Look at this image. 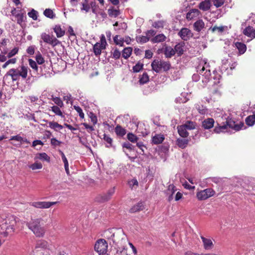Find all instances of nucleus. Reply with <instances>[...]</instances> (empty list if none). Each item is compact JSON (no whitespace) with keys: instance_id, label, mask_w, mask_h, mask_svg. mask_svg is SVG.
I'll use <instances>...</instances> for the list:
<instances>
[{"instance_id":"393cba45","label":"nucleus","mask_w":255,"mask_h":255,"mask_svg":"<svg viewBox=\"0 0 255 255\" xmlns=\"http://www.w3.org/2000/svg\"><path fill=\"white\" fill-rule=\"evenodd\" d=\"M164 139V136L161 134H157L152 137V142L154 144L162 143Z\"/></svg>"},{"instance_id":"a19ab883","label":"nucleus","mask_w":255,"mask_h":255,"mask_svg":"<svg viewBox=\"0 0 255 255\" xmlns=\"http://www.w3.org/2000/svg\"><path fill=\"white\" fill-rule=\"evenodd\" d=\"M209 181H212L215 183L221 185L223 183V179L220 177H213L208 178Z\"/></svg>"},{"instance_id":"f8f14e48","label":"nucleus","mask_w":255,"mask_h":255,"mask_svg":"<svg viewBox=\"0 0 255 255\" xmlns=\"http://www.w3.org/2000/svg\"><path fill=\"white\" fill-rule=\"evenodd\" d=\"M179 36L182 39L187 41L193 36L192 31L187 28H182L178 32Z\"/></svg>"},{"instance_id":"8fccbe9b","label":"nucleus","mask_w":255,"mask_h":255,"mask_svg":"<svg viewBox=\"0 0 255 255\" xmlns=\"http://www.w3.org/2000/svg\"><path fill=\"white\" fill-rule=\"evenodd\" d=\"M36 62L38 64H42L44 62V59L43 58L42 55L40 54V53L38 51L37 53L36 54V57H35Z\"/></svg>"},{"instance_id":"412c9836","label":"nucleus","mask_w":255,"mask_h":255,"mask_svg":"<svg viewBox=\"0 0 255 255\" xmlns=\"http://www.w3.org/2000/svg\"><path fill=\"white\" fill-rule=\"evenodd\" d=\"M235 45L239 51V55L243 54L247 50L246 45L242 42H237L235 43Z\"/></svg>"},{"instance_id":"6e6552de","label":"nucleus","mask_w":255,"mask_h":255,"mask_svg":"<svg viewBox=\"0 0 255 255\" xmlns=\"http://www.w3.org/2000/svg\"><path fill=\"white\" fill-rule=\"evenodd\" d=\"M94 249L100 255L105 254L107 251L108 243L105 240L100 239L96 242Z\"/></svg>"},{"instance_id":"a18cd8bd","label":"nucleus","mask_w":255,"mask_h":255,"mask_svg":"<svg viewBox=\"0 0 255 255\" xmlns=\"http://www.w3.org/2000/svg\"><path fill=\"white\" fill-rule=\"evenodd\" d=\"M103 139L105 140L109 145H107L106 146L107 147H110L112 146V138L109 135L106 134H104L103 135Z\"/></svg>"},{"instance_id":"e433bc0d","label":"nucleus","mask_w":255,"mask_h":255,"mask_svg":"<svg viewBox=\"0 0 255 255\" xmlns=\"http://www.w3.org/2000/svg\"><path fill=\"white\" fill-rule=\"evenodd\" d=\"M199 11L197 9H192L189 12L187 13L186 18L187 19L191 20L194 17H195L198 14Z\"/></svg>"},{"instance_id":"72a5a7b5","label":"nucleus","mask_w":255,"mask_h":255,"mask_svg":"<svg viewBox=\"0 0 255 255\" xmlns=\"http://www.w3.org/2000/svg\"><path fill=\"white\" fill-rule=\"evenodd\" d=\"M227 26H217L216 25L214 26V27H210L209 29L211 30L212 32H214L216 31L218 32L219 33H222L223 31H225L226 29H227Z\"/></svg>"},{"instance_id":"5701e85b","label":"nucleus","mask_w":255,"mask_h":255,"mask_svg":"<svg viewBox=\"0 0 255 255\" xmlns=\"http://www.w3.org/2000/svg\"><path fill=\"white\" fill-rule=\"evenodd\" d=\"M211 6L210 0H205L200 3L199 8L203 11L208 10Z\"/></svg>"},{"instance_id":"1a4fd4ad","label":"nucleus","mask_w":255,"mask_h":255,"mask_svg":"<svg viewBox=\"0 0 255 255\" xmlns=\"http://www.w3.org/2000/svg\"><path fill=\"white\" fill-rule=\"evenodd\" d=\"M215 193V192L213 189L212 188H207L198 192L196 196L199 200H205L213 196Z\"/></svg>"},{"instance_id":"338daca9","label":"nucleus","mask_w":255,"mask_h":255,"mask_svg":"<svg viewBox=\"0 0 255 255\" xmlns=\"http://www.w3.org/2000/svg\"><path fill=\"white\" fill-rule=\"evenodd\" d=\"M121 55L120 51L117 49H115L113 52V57L116 59H119Z\"/></svg>"},{"instance_id":"39448f33","label":"nucleus","mask_w":255,"mask_h":255,"mask_svg":"<svg viewBox=\"0 0 255 255\" xmlns=\"http://www.w3.org/2000/svg\"><path fill=\"white\" fill-rule=\"evenodd\" d=\"M151 66L152 70L156 73H159L161 70L167 71L171 68V64L169 61L161 60H154L152 62Z\"/></svg>"},{"instance_id":"c756f323","label":"nucleus","mask_w":255,"mask_h":255,"mask_svg":"<svg viewBox=\"0 0 255 255\" xmlns=\"http://www.w3.org/2000/svg\"><path fill=\"white\" fill-rule=\"evenodd\" d=\"M218 126H216L214 129V131L216 133L223 132L225 130L227 129L228 127L227 122H226V124H224L223 125H219L218 124Z\"/></svg>"},{"instance_id":"e2e57ef3","label":"nucleus","mask_w":255,"mask_h":255,"mask_svg":"<svg viewBox=\"0 0 255 255\" xmlns=\"http://www.w3.org/2000/svg\"><path fill=\"white\" fill-rule=\"evenodd\" d=\"M74 109L76 111V112L79 114V117L83 119L84 118V114L83 112L82 109L79 106H74Z\"/></svg>"},{"instance_id":"9b49d317","label":"nucleus","mask_w":255,"mask_h":255,"mask_svg":"<svg viewBox=\"0 0 255 255\" xmlns=\"http://www.w3.org/2000/svg\"><path fill=\"white\" fill-rule=\"evenodd\" d=\"M57 203V202L37 201L31 202L30 205L36 208L47 209L53 205H56Z\"/></svg>"},{"instance_id":"a211bd4d","label":"nucleus","mask_w":255,"mask_h":255,"mask_svg":"<svg viewBox=\"0 0 255 255\" xmlns=\"http://www.w3.org/2000/svg\"><path fill=\"white\" fill-rule=\"evenodd\" d=\"M193 28L194 30L200 32L205 28V23L202 19H199L194 23Z\"/></svg>"},{"instance_id":"f03ea898","label":"nucleus","mask_w":255,"mask_h":255,"mask_svg":"<svg viewBox=\"0 0 255 255\" xmlns=\"http://www.w3.org/2000/svg\"><path fill=\"white\" fill-rule=\"evenodd\" d=\"M16 224V218L14 216H9L1 220L0 222V227L1 230L5 231L3 233L5 236L14 232Z\"/></svg>"},{"instance_id":"c85d7f7f","label":"nucleus","mask_w":255,"mask_h":255,"mask_svg":"<svg viewBox=\"0 0 255 255\" xmlns=\"http://www.w3.org/2000/svg\"><path fill=\"white\" fill-rule=\"evenodd\" d=\"M108 12L110 17H116L120 14L119 9H115L113 7H111L109 8Z\"/></svg>"},{"instance_id":"5fc2aeb1","label":"nucleus","mask_w":255,"mask_h":255,"mask_svg":"<svg viewBox=\"0 0 255 255\" xmlns=\"http://www.w3.org/2000/svg\"><path fill=\"white\" fill-rule=\"evenodd\" d=\"M51 110L53 112H54L56 115L62 116V113L60 110V108L57 106H53L51 107Z\"/></svg>"},{"instance_id":"aec40b11","label":"nucleus","mask_w":255,"mask_h":255,"mask_svg":"<svg viewBox=\"0 0 255 255\" xmlns=\"http://www.w3.org/2000/svg\"><path fill=\"white\" fill-rule=\"evenodd\" d=\"M201 238L203 243L204 248L205 249L209 250L213 248V244L211 239L206 238L203 236H201Z\"/></svg>"},{"instance_id":"4c0bfd02","label":"nucleus","mask_w":255,"mask_h":255,"mask_svg":"<svg viewBox=\"0 0 255 255\" xmlns=\"http://www.w3.org/2000/svg\"><path fill=\"white\" fill-rule=\"evenodd\" d=\"M246 123L249 126H253L255 124V115H251L246 119Z\"/></svg>"},{"instance_id":"20e7f679","label":"nucleus","mask_w":255,"mask_h":255,"mask_svg":"<svg viewBox=\"0 0 255 255\" xmlns=\"http://www.w3.org/2000/svg\"><path fill=\"white\" fill-rule=\"evenodd\" d=\"M112 241L113 244L117 245L119 248L120 246L124 247V244L126 243V236L123 230L117 229L113 233Z\"/></svg>"},{"instance_id":"7c9ffc66","label":"nucleus","mask_w":255,"mask_h":255,"mask_svg":"<svg viewBox=\"0 0 255 255\" xmlns=\"http://www.w3.org/2000/svg\"><path fill=\"white\" fill-rule=\"evenodd\" d=\"M49 127L52 128L54 129L56 131L60 130L62 129L63 128V126L59 124L57 122H49Z\"/></svg>"},{"instance_id":"7ed1b4c3","label":"nucleus","mask_w":255,"mask_h":255,"mask_svg":"<svg viewBox=\"0 0 255 255\" xmlns=\"http://www.w3.org/2000/svg\"><path fill=\"white\" fill-rule=\"evenodd\" d=\"M41 218L31 219L29 222L27 223L26 225L28 228L31 230L37 237H43L45 233V230L42 227Z\"/></svg>"},{"instance_id":"423d86ee","label":"nucleus","mask_w":255,"mask_h":255,"mask_svg":"<svg viewBox=\"0 0 255 255\" xmlns=\"http://www.w3.org/2000/svg\"><path fill=\"white\" fill-rule=\"evenodd\" d=\"M204 65L201 66V64L198 67V71H200V74L201 75L202 81L205 84H207L210 79L211 72L210 70L207 69V64L206 62L203 61Z\"/></svg>"},{"instance_id":"bb28decb","label":"nucleus","mask_w":255,"mask_h":255,"mask_svg":"<svg viewBox=\"0 0 255 255\" xmlns=\"http://www.w3.org/2000/svg\"><path fill=\"white\" fill-rule=\"evenodd\" d=\"M144 205L142 203H138L137 204L133 206L129 210L130 213H135L140 211H142L144 209Z\"/></svg>"},{"instance_id":"b1692460","label":"nucleus","mask_w":255,"mask_h":255,"mask_svg":"<svg viewBox=\"0 0 255 255\" xmlns=\"http://www.w3.org/2000/svg\"><path fill=\"white\" fill-rule=\"evenodd\" d=\"M178 132L182 137H187L189 135V133L187 131V129L185 128L183 125L177 127Z\"/></svg>"},{"instance_id":"6ab92c4d","label":"nucleus","mask_w":255,"mask_h":255,"mask_svg":"<svg viewBox=\"0 0 255 255\" xmlns=\"http://www.w3.org/2000/svg\"><path fill=\"white\" fill-rule=\"evenodd\" d=\"M243 33L248 37L255 38V30L253 27L250 26L247 27L244 30Z\"/></svg>"},{"instance_id":"0e129e2a","label":"nucleus","mask_w":255,"mask_h":255,"mask_svg":"<svg viewBox=\"0 0 255 255\" xmlns=\"http://www.w3.org/2000/svg\"><path fill=\"white\" fill-rule=\"evenodd\" d=\"M16 61V59L15 58L10 59L6 61L5 63L2 65V67L3 68H5L9 64H15Z\"/></svg>"},{"instance_id":"f704fd0d","label":"nucleus","mask_w":255,"mask_h":255,"mask_svg":"<svg viewBox=\"0 0 255 255\" xmlns=\"http://www.w3.org/2000/svg\"><path fill=\"white\" fill-rule=\"evenodd\" d=\"M132 48L131 47H127L124 49L122 53V56L126 59L130 57L131 52Z\"/></svg>"},{"instance_id":"bf43d9fd","label":"nucleus","mask_w":255,"mask_h":255,"mask_svg":"<svg viewBox=\"0 0 255 255\" xmlns=\"http://www.w3.org/2000/svg\"><path fill=\"white\" fill-rule=\"evenodd\" d=\"M143 68V64L140 63H137L132 68L133 71L134 72H139Z\"/></svg>"},{"instance_id":"9d476101","label":"nucleus","mask_w":255,"mask_h":255,"mask_svg":"<svg viewBox=\"0 0 255 255\" xmlns=\"http://www.w3.org/2000/svg\"><path fill=\"white\" fill-rule=\"evenodd\" d=\"M41 38L42 39L43 42L51 45L53 47L60 43V41L55 37H53L45 32L41 33Z\"/></svg>"},{"instance_id":"2f4dec72","label":"nucleus","mask_w":255,"mask_h":255,"mask_svg":"<svg viewBox=\"0 0 255 255\" xmlns=\"http://www.w3.org/2000/svg\"><path fill=\"white\" fill-rule=\"evenodd\" d=\"M183 125L188 130L194 129L196 128L197 126L195 122L191 121H186Z\"/></svg>"},{"instance_id":"052dcab7","label":"nucleus","mask_w":255,"mask_h":255,"mask_svg":"<svg viewBox=\"0 0 255 255\" xmlns=\"http://www.w3.org/2000/svg\"><path fill=\"white\" fill-rule=\"evenodd\" d=\"M28 62H29V65H30V66L33 69H34L35 71H37L38 66L37 65L36 62L35 61H34V60H33L32 59H28Z\"/></svg>"},{"instance_id":"3c124183","label":"nucleus","mask_w":255,"mask_h":255,"mask_svg":"<svg viewBox=\"0 0 255 255\" xmlns=\"http://www.w3.org/2000/svg\"><path fill=\"white\" fill-rule=\"evenodd\" d=\"M29 168L32 170L40 169L42 168V165L40 162H35L29 166Z\"/></svg>"},{"instance_id":"603ef678","label":"nucleus","mask_w":255,"mask_h":255,"mask_svg":"<svg viewBox=\"0 0 255 255\" xmlns=\"http://www.w3.org/2000/svg\"><path fill=\"white\" fill-rule=\"evenodd\" d=\"M28 15L33 20H36L37 19L38 12L32 9L30 12H28Z\"/></svg>"},{"instance_id":"dca6fc26","label":"nucleus","mask_w":255,"mask_h":255,"mask_svg":"<svg viewBox=\"0 0 255 255\" xmlns=\"http://www.w3.org/2000/svg\"><path fill=\"white\" fill-rule=\"evenodd\" d=\"M214 120L212 118H208L202 122V127L205 129H210L214 127Z\"/></svg>"},{"instance_id":"2eb2a0df","label":"nucleus","mask_w":255,"mask_h":255,"mask_svg":"<svg viewBox=\"0 0 255 255\" xmlns=\"http://www.w3.org/2000/svg\"><path fill=\"white\" fill-rule=\"evenodd\" d=\"M185 43L184 42H180L177 44L174 47V50L175 53H176L178 56L182 55L185 51Z\"/></svg>"},{"instance_id":"ddd939ff","label":"nucleus","mask_w":255,"mask_h":255,"mask_svg":"<svg viewBox=\"0 0 255 255\" xmlns=\"http://www.w3.org/2000/svg\"><path fill=\"white\" fill-rule=\"evenodd\" d=\"M227 122L228 127L236 131L240 130L244 126L243 123L240 122L239 124H236V122L232 119H228Z\"/></svg>"},{"instance_id":"49530a36","label":"nucleus","mask_w":255,"mask_h":255,"mask_svg":"<svg viewBox=\"0 0 255 255\" xmlns=\"http://www.w3.org/2000/svg\"><path fill=\"white\" fill-rule=\"evenodd\" d=\"M127 138L131 142H136L138 138L134 134L129 132L127 134Z\"/></svg>"},{"instance_id":"37998d69","label":"nucleus","mask_w":255,"mask_h":255,"mask_svg":"<svg viewBox=\"0 0 255 255\" xmlns=\"http://www.w3.org/2000/svg\"><path fill=\"white\" fill-rule=\"evenodd\" d=\"M136 40L138 43H144L149 40V37L146 36H139L136 37Z\"/></svg>"},{"instance_id":"79ce46f5","label":"nucleus","mask_w":255,"mask_h":255,"mask_svg":"<svg viewBox=\"0 0 255 255\" xmlns=\"http://www.w3.org/2000/svg\"><path fill=\"white\" fill-rule=\"evenodd\" d=\"M48 243L44 240H40L37 242L36 248L46 249L48 247Z\"/></svg>"},{"instance_id":"f257e3e1","label":"nucleus","mask_w":255,"mask_h":255,"mask_svg":"<svg viewBox=\"0 0 255 255\" xmlns=\"http://www.w3.org/2000/svg\"><path fill=\"white\" fill-rule=\"evenodd\" d=\"M28 67L21 65L18 68L10 69L4 75V78L10 76L13 82L18 80L20 77L25 79L27 77Z\"/></svg>"},{"instance_id":"de8ad7c7","label":"nucleus","mask_w":255,"mask_h":255,"mask_svg":"<svg viewBox=\"0 0 255 255\" xmlns=\"http://www.w3.org/2000/svg\"><path fill=\"white\" fill-rule=\"evenodd\" d=\"M115 230L109 229L105 231L104 233L105 237L109 240L111 241L113 238V234Z\"/></svg>"},{"instance_id":"680f3d73","label":"nucleus","mask_w":255,"mask_h":255,"mask_svg":"<svg viewBox=\"0 0 255 255\" xmlns=\"http://www.w3.org/2000/svg\"><path fill=\"white\" fill-rule=\"evenodd\" d=\"M18 48L17 47H15L7 54V57L9 58H11L16 55L18 53Z\"/></svg>"},{"instance_id":"09e8293b","label":"nucleus","mask_w":255,"mask_h":255,"mask_svg":"<svg viewBox=\"0 0 255 255\" xmlns=\"http://www.w3.org/2000/svg\"><path fill=\"white\" fill-rule=\"evenodd\" d=\"M148 80H149V77H148V74L144 72L142 75V76L140 78L139 81L140 84H143L147 83L148 81Z\"/></svg>"},{"instance_id":"13d9d810","label":"nucleus","mask_w":255,"mask_h":255,"mask_svg":"<svg viewBox=\"0 0 255 255\" xmlns=\"http://www.w3.org/2000/svg\"><path fill=\"white\" fill-rule=\"evenodd\" d=\"M225 0H214L212 2L216 7L218 8L222 6L225 3Z\"/></svg>"},{"instance_id":"0eeeda50","label":"nucleus","mask_w":255,"mask_h":255,"mask_svg":"<svg viewBox=\"0 0 255 255\" xmlns=\"http://www.w3.org/2000/svg\"><path fill=\"white\" fill-rule=\"evenodd\" d=\"M107 45L105 36L102 34L100 37V42H97L93 46V50L95 55H100L102 50L105 49Z\"/></svg>"},{"instance_id":"4be33fe9","label":"nucleus","mask_w":255,"mask_h":255,"mask_svg":"<svg viewBox=\"0 0 255 255\" xmlns=\"http://www.w3.org/2000/svg\"><path fill=\"white\" fill-rule=\"evenodd\" d=\"M115 188H113L110 189L108 193L106 194H104L102 196H101V199L100 200V201L101 202H105L109 200L111 197V196L114 194L115 193Z\"/></svg>"},{"instance_id":"58836bf2","label":"nucleus","mask_w":255,"mask_h":255,"mask_svg":"<svg viewBox=\"0 0 255 255\" xmlns=\"http://www.w3.org/2000/svg\"><path fill=\"white\" fill-rule=\"evenodd\" d=\"M195 108L200 114L205 115L207 113V109L203 105L196 104Z\"/></svg>"},{"instance_id":"4468645a","label":"nucleus","mask_w":255,"mask_h":255,"mask_svg":"<svg viewBox=\"0 0 255 255\" xmlns=\"http://www.w3.org/2000/svg\"><path fill=\"white\" fill-rule=\"evenodd\" d=\"M177 189L173 184H170L168 189L166 190L165 193L168 196V201L170 202L173 199V195L176 191Z\"/></svg>"},{"instance_id":"a878e982","label":"nucleus","mask_w":255,"mask_h":255,"mask_svg":"<svg viewBox=\"0 0 255 255\" xmlns=\"http://www.w3.org/2000/svg\"><path fill=\"white\" fill-rule=\"evenodd\" d=\"M166 36L163 34H158L150 39V41L153 43H159L165 41Z\"/></svg>"},{"instance_id":"c03bdc74","label":"nucleus","mask_w":255,"mask_h":255,"mask_svg":"<svg viewBox=\"0 0 255 255\" xmlns=\"http://www.w3.org/2000/svg\"><path fill=\"white\" fill-rule=\"evenodd\" d=\"M43 14L45 16L50 18H53L55 16L52 10L50 8H46L44 11Z\"/></svg>"},{"instance_id":"6e6d98bb","label":"nucleus","mask_w":255,"mask_h":255,"mask_svg":"<svg viewBox=\"0 0 255 255\" xmlns=\"http://www.w3.org/2000/svg\"><path fill=\"white\" fill-rule=\"evenodd\" d=\"M52 100L58 106L62 107L63 106V103L62 100L59 97H53L52 96Z\"/></svg>"},{"instance_id":"cd10ccee","label":"nucleus","mask_w":255,"mask_h":255,"mask_svg":"<svg viewBox=\"0 0 255 255\" xmlns=\"http://www.w3.org/2000/svg\"><path fill=\"white\" fill-rule=\"evenodd\" d=\"M188 142L187 139L179 138L176 140V144L179 147L183 149L187 146Z\"/></svg>"},{"instance_id":"774afa93","label":"nucleus","mask_w":255,"mask_h":255,"mask_svg":"<svg viewBox=\"0 0 255 255\" xmlns=\"http://www.w3.org/2000/svg\"><path fill=\"white\" fill-rule=\"evenodd\" d=\"M35 46L32 45V46H29L27 48V49L26 50V52L28 54L31 55L34 54V52H35Z\"/></svg>"},{"instance_id":"c9c22d12","label":"nucleus","mask_w":255,"mask_h":255,"mask_svg":"<svg viewBox=\"0 0 255 255\" xmlns=\"http://www.w3.org/2000/svg\"><path fill=\"white\" fill-rule=\"evenodd\" d=\"M54 31L57 37H61L65 34V31L62 29L60 25H56L54 28Z\"/></svg>"},{"instance_id":"4d7b16f0","label":"nucleus","mask_w":255,"mask_h":255,"mask_svg":"<svg viewBox=\"0 0 255 255\" xmlns=\"http://www.w3.org/2000/svg\"><path fill=\"white\" fill-rule=\"evenodd\" d=\"M15 17L17 18V23L19 24H20L24 21V14L23 13H17L15 15Z\"/></svg>"},{"instance_id":"ea45409f","label":"nucleus","mask_w":255,"mask_h":255,"mask_svg":"<svg viewBox=\"0 0 255 255\" xmlns=\"http://www.w3.org/2000/svg\"><path fill=\"white\" fill-rule=\"evenodd\" d=\"M35 158L39 159L42 160H45L48 162L50 161V157L47 155L46 153H40L36 155Z\"/></svg>"},{"instance_id":"864d4df0","label":"nucleus","mask_w":255,"mask_h":255,"mask_svg":"<svg viewBox=\"0 0 255 255\" xmlns=\"http://www.w3.org/2000/svg\"><path fill=\"white\" fill-rule=\"evenodd\" d=\"M128 185H129V186L131 189H133L135 187V188H136L138 186V182L136 179L133 178L128 181Z\"/></svg>"},{"instance_id":"f3484780","label":"nucleus","mask_w":255,"mask_h":255,"mask_svg":"<svg viewBox=\"0 0 255 255\" xmlns=\"http://www.w3.org/2000/svg\"><path fill=\"white\" fill-rule=\"evenodd\" d=\"M164 54L166 58H170L175 55V52L174 48L166 46L164 48Z\"/></svg>"},{"instance_id":"473e14b6","label":"nucleus","mask_w":255,"mask_h":255,"mask_svg":"<svg viewBox=\"0 0 255 255\" xmlns=\"http://www.w3.org/2000/svg\"><path fill=\"white\" fill-rule=\"evenodd\" d=\"M115 132L118 135L121 136H123L126 134V130L119 125L115 128Z\"/></svg>"},{"instance_id":"69168bd1","label":"nucleus","mask_w":255,"mask_h":255,"mask_svg":"<svg viewBox=\"0 0 255 255\" xmlns=\"http://www.w3.org/2000/svg\"><path fill=\"white\" fill-rule=\"evenodd\" d=\"M119 36L116 35L114 37V42L117 45H122L123 44V39L122 38L119 39Z\"/></svg>"}]
</instances>
